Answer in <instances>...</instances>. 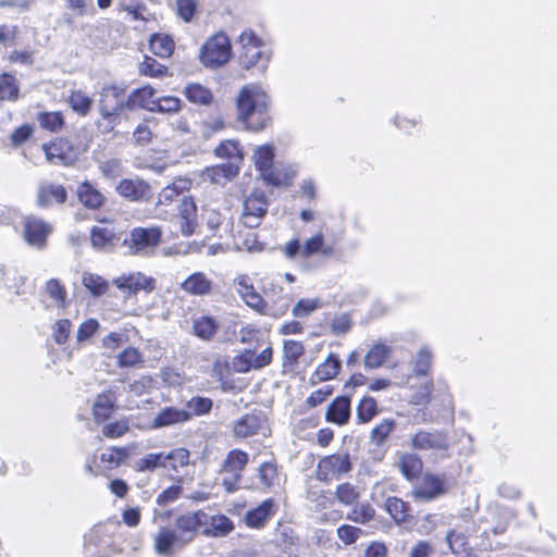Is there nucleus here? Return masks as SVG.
<instances>
[{
  "label": "nucleus",
  "instance_id": "ea45409f",
  "mask_svg": "<svg viewBox=\"0 0 557 557\" xmlns=\"http://www.w3.org/2000/svg\"><path fill=\"white\" fill-rule=\"evenodd\" d=\"M385 510L397 522L401 523L407 521L409 517V505L398 497H388L385 502Z\"/></svg>",
  "mask_w": 557,
  "mask_h": 557
},
{
  "label": "nucleus",
  "instance_id": "bb28decb",
  "mask_svg": "<svg viewBox=\"0 0 557 557\" xmlns=\"http://www.w3.org/2000/svg\"><path fill=\"white\" fill-rule=\"evenodd\" d=\"M90 240L95 249L109 251L116 245L119 238L112 228L94 226L90 231Z\"/></svg>",
  "mask_w": 557,
  "mask_h": 557
},
{
  "label": "nucleus",
  "instance_id": "6e6d98bb",
  "mask_svg": "<svg viewBox=\"0 0 557 557\" xmlns=\"http://www.w3.org/2000/svg\"><path fill=\"white\" fill-rule=\"evenodd\" d=\"M259 479L267 487L278 485L280 478L276 465L273 462H263L259 467Z\"/></svg>",
  "mask_w": 557,
  "mask_h": 557
},
{
  "label": "nucleus",
  "instance_id": "4be33fe9",
  "mask_svg": "<svg viewBox=\"0 0 557 557\" xmlns=\"http://www.w3.org/2000/svg\"><path fill=\"white\" fill-rule=\"evenodd\" d=\"M350 417V398L341 396L335 398L327 407L325 418L327 421L343 425Z\"/></svg>",
  "mask_w": 557,
  "mask_h": 557
},
{
  "label": "nucleus",
  "instance_id": "338daca9",
  "mask_svg": "<svg viewBox=\"0 0 557 557\" xmlns=\"http://www.w3.org/2000/svg\"><path fill=\"white\" fill-rule=\"evenodd\" d=\"M72 331V322L69 319H61L55 322L53 326V337L54 341L62 345L64 344Z\"/></svg>",
  "mask_w": 557,
  "mask_h": 557
},
{
  "label": "nucleus",
  "instance_id": "f8f14e48",
  "mask_svg": "<svg viewBox=\"0 0 557 557\" xmlns=\"http://www.w3.org/2000/svg\"><path fill=\"white\" fill-rule=\"evenodd\" d=\"M185 546L184 539L173 529L162 527L153 535V549L159 556L173 557Z\"/></svg>",
  "mask_w": 557,
  "mask_h": 557
},
{
  "label": "nucleus",
  "instance_id": "f3484780",
  "mask_svg": "<svg viewBox=\"0 0 557 557\" xmlns=\"http://www.w3.org/2000/svg\"><path fill=\"white\" fill-rule=\"evenodd\" d=\"M274 159V148L271 145H263L258 147L255 151L253 160L256 168L261 172L262 177L269 184L278 186L281 181L271 173V168Z\"/></svg>",
  "mask_w": 557,
  "mask_h": 557
},
{
  "label": "nucleus",
  "instance_id": "c9c22d12",
  "mask_svg": "<svg viewBox=\"0 0 557 557\" xmlns=\"http://www.w3.org/2000/svg\"><path fill=\"white\" fill-rule=\"evenodd\" d=\"M247 462L248 455L245 451L233 449L227 454V457L223 462V472L240 475Z\"/></svg>",
  "mask_w": 557,
  "mask_h": 557
},
{
  "label": "nucleus",
  "instance_id": "4d7b16f0",
  "mask_svg": "<svg viewBox=\"0 0 557 557\" xmlns=\"http://www.w3.org/2000/svg\"><path fill=\"white\" fill-rule=\"evenodd\" d=\"M18 97V87L15 78L10 74L0 76V98L7 100H16Z\"/></svg>",
  "mask_w": 557,
  "mask_h": 557
},
{
  "label": "nucleus",
  "instance_id": "e433bc0d",
  "mask_svg": "<svg viewBox=\"0 0 557 557\" xmlns=\"http://www.w3.org/2000/svg\"><path fill=\"white\" fill-rule=\"evenodd\" d=\"M127 448L123 447H109L100 456L103 468L111 470L120 467L128 457Z\"/></svg>",
  "mask_w": 557,
  "mask_h": 557
},
{
  "label": "nucleus",
  "instance_id": "a211bd4d",
  "mask_svg": "<svg viewBox=\"0 0 557 557\" xmlns=\"http://www.w3.org/2000/svg\"><path fill=\"white\" fill-rule=\"evenodd\" d=\"M276 505L272 498L263 500L259 506L248 510L244 517L249 528L259 529L275 513Z\"/></svg>",
  "mask_w": 557,
  "mask_h": 557
},
{
  "label": "nucleus",
  "instance_id": "a19ab883",
  "mask_svg": "<svg viewBox=\"0 0 557 557\" xmlns=\"http://www.w3.org/2000/svg\"><path fill=\"white\" fill-rule=\"evenodd\" d=\"M153 54L161 58H169L174 49V41L168 35L154 34L149 41Z\"/></svg>",
  "mask_w": 557,
  "mask_h": 557
},
{
  "label": "nucleus",
  "instance_id": "0eeeda50",
  "mask_svg": "<svg viewBox=\"0 0 557 557\" xmlns=\"http://www.w3.org/2000/svg\"><path fill=\"white\" fill-rule=\"evenodd\" d=\"M447 491L448 485L444 475L425 474L422 481L411 490L409 496L416 502L429 503Z\"/></svg>",
  "mask_w": 557,
  "mask_h": 557
},
{
  "label": "nucleus",
  "instance_id": "de8ad7c7",
  "mask_svg": "<svg viewBox=\"0 0 557 557\" xmlns=\"http://www.w3.org/2000/svg\"><path fill=\"white\" fill-rule=\"evenodd\" d=\"M82 283L94 296L103 295L109 287L108 282L98 274L94 273H84Z\"/></svg>",
  "mask_w": 557,
  "mask_h": 557
},
{
  "label": "nucleus",
  "instance_id": "f03ea898",
  "mask_svg": "<svg viewBox=\"0 0 557 557\" xmlns=\"http://www.w3.org/2000/svg\"><path fill=\"white\" fill-rule=\"evenodd\" d=\"M240 46L239 62L243 67L249 70L258 67L263 72L271 59V50L263 40L251 29H245L238 38Z\"/></svg>",
  "mask_w": 557,
  "mask_h": 557
},
{
  "label": "nucleus",
  "instance_id": "c85d7f7f",
  "mask_svg": "<svg viewBox=\"0 0 557 557\" xmlns=\"http://www.w3.org/2000/svg\"><path fill=\"white\" fill-rule=\"evenodd\" d=\"M203 527L202 533L213 537L225 536L234 530V523L225 515L208 516V523Z\"/></svg>",
  "mask_w": 557,
  "mask_h": 557
},
{
  "label": "nucleus",
  "instance_id": "4c0bfd02",
  "mask_svg": "<svg viewBox=\"0 0 557 557\" xmlns=\"http://www.w3.org/2000/svg\"><path fill=\"white\" fill-rule=\"evenodd\" d=\"M361 496L360 487L349 482L338 484L335 490L336 499L344 506L356 505Z\"/></svg>",
  "mask_w": 557,
  "mask_h": 557
},
{
  "label": "nucleus",
  "instance_id": "f257e3e1",
  "mask_svg": "<svg viewBox=\"0 0 557 557\" xmlns=\"http://www.w3.org/2000/svg\"><path fill=\"white\" fill-rule=\"evenodd\" d=\"M268 95L258 85L245 86L237 99L238 117L250 131L263 129L268 122Z\"/></svg>",
  "mask_w": 557,
  "mask_h": 557
},
{
  "label": "nucleus",
  "instance_id": "0e129e2a",
  "mask_svg": "<svg viewBox=\"0 0 557 557\" xmlns=\"http://www.w3.org/2000/svg\"><path fill=\"white\" fill-rule=\"evenodd\" d=\"M212 399L208 397L196 396L187 401V407L196 416L208 413L212 409Z\"/></svg>",
  "mask_w": 557,
  "mask_h": 557
},
{
  "label": "nucleus",
  "instance_id": "423d86ee",
  "mask_svg": "<svg viewBox=\"0 0 557 557\" xmlns=\"http://www.w3.org/2000/svg\"><path fill=\"white\" fill-rule=\"evenodd\" d=\"M351 468L352 465L347 453L325 456L318 463L317 479L321 482H329L348 473Z\"/></svg>",
  "mask_w": 557,
  "mask_h": 557
},
{
  "label": "nucleus",
  "instance_id": "49530a36",
  "mask_svg": "<svg viewBox=\"0 0 557 557\" xmlns=\"http://www.w3.org/2000/svg\"><path fill=\"white\" fill-rule=\"evenodd\" d=\"M38 123L41 128L50 132H59L64 125V119L61 112H40L38 114Z\"/></svg>",
  "mask_w": 557,
  "mask_h": 557
},
{
  "label": "nucleus",
  "instance_id": "2f4dec72",
  "mask_svg": "<svg viewBox=\"0 0 557 557\" xmlns=\"http://www.w3.org/2000/svg\"><path fill=\"white\" fill-rule=\"evenodd\" d=\"M239 166L234 161H226L221 164L208 168L206 175L215 184H221L222 181H230L238 174Z\"/></svg>",
  "mask_w": 557,
  "mask_h": 557
},
{
  "label": "nucleus",
  "instance_id": "680f3d73",
  "mask_svg": "<svg viewBox=\"0 0 557 557\" xmlns=\"http://www.w3.org/2000/svg\"><path fill=\"white\" fill-rule=\"evenodd\" d=\"M336 533L338 539L345 545H351L360 537L363 531L360 528L350 524H343L337 528Z\"/></svg>",
  "mask_w": 557,
  "mask_h": 557
},
{
  "label": "nucleus",
  "instance_id": "79ce46f5",
  "mask_svg": "<svg viewBox=\"0 0 557 557\" xmlns=\"http://www.w3.org/2000/svg\"><path fill=\"white\" fill-rule=\"evenodd\" d=\"M188 101L195 104L207 106L212 101L211 91L200 84H189L184 90Z\"/></svg>",
  "mask_w": 557,
  "mask_h": 557
},
{
  "label": "nucleus",
  "instance_id": "6ab92c4d",
  "mask_svg": "<svg viewBox=\"0 0 557 557\" xmlns=\"http://www.w3.org/2000/svg\"><path fill=\"white\" fill-rule=\"evenodd\" d=\"M213 282L203 272H195L181 283V288L194 296H206L212 290Z\"/></svg>",
  "mask_w": 557,
  "mask_h": 557
},
{
  "label": "nucleus",
  "instance_id": "9b49d317",
  "mask_svg": "<svg viewBox=\"0 0 557 557\" xmlns=\"http://www.w3.org/2000/svg\"><path fill=\"white\" fill-rule=\"evenodd\" d=\"M52 226L44 220L27 216L23 225V237L27 245L42 250L47 246V238L52 233Z\"/></svg>",
  "mask_w": 557,
  "mask_h": 557
},
{
  "label": "nucleus",
  "instance_id": "13d9d810",
  "mask_svg": "<svg viewBox=\"0 0 557 557\" xmlns=\"http://www.w3.org/2000/svg\"><path fill=\"white\" fill-rule=\"evenodd\" d=\"M164 454H148L136 461L137 471H153L158 467H165Z\"/></svg>",
  "mask_w": 557,
  "mask_h": 557
},
{
  "label": "nucleus",
  "instance_id": "c756f323",
  "mask_svg": "<svg viewBox=\"0 0 557 557\" xmlns=\"http://www.w3.org/2000/svg\"><path fill=\"white\" fill-rule=\"evenodd\" d=\"M341 369V361L334 354H330L329 357L322 362L314 373L311 375V384H317L323 381L335 377Z\"/></svg>",
  "mask_w": 557,
  "mask_h": 557
},
{
  "label": "nucleus",
  "instance_id": "dca6fc26",
  "mask_svg": "<svg viewBox=\"0 0 557 557\" xmlns=\"http://www.w3.org/2000/svg\"><path fill=\"white\" fill-rule=\"evenodd\" d=\"M116 193L129 201H145L151 197V188L144 180L124 178L116 186Z\"/></svg>",
  "mask_w": 557,
  "mask_h": 557
},
{
  "label": "nucleus",
  "instance_id": "603ef678",
  "mask_svg": "<svg viewBox=\"0 0 557 557\" xmlns=\"http://www.w3.org/2000/svg\"><path fill=\"white\" fill-rule=\"evenodd\" d=\"M69 103L73 111L86 115L91 108L92 99L82 90H74L69 98Z\"/></svg>",
  "mask_w": 557,
  "mask_h": 557
},
{
  "label": "nucleus",
  "instance_id": "a18cd8bd",
  "mask_svg": "<svg viewBox=\"0 0 557 557\" xmlns=\"http://www.w3.org/2000/svg\"><path fill=\"white\" fill-rule=\"evenodd\" d=\"M375 509L369 503H362L356 506L347 513V519L359 524H367L373 520Z\"/></svg>",
  "mask_w": 557,
  "mask_h": 557
},
{
  "label": "nucleus",
  "instance_id": "6e6552de",
  "mask_svg": "<svg viewBox=\"0 0 557 557\" xmlns=\"http://www.w3.org/2000/svg\"><path fill=\"white\" fill-rule=\"evenodd\" d=\"M268 199L263 191H252L243 203L242 222L249 228L260 225L268 212Z\"/></svg>",
  "mask_w": 557,
  "mask_h": 557
},
{
  "label": "nucleus",
  "instance_id": "bf43d9fd",
  "mask_svg": "<svg viewBox=\"0 0 557 557\" xmlns=\"http://www.w3.org/2000/svg\"><path fill=\"white\" fill-rule=\"evenodd\" d=\"M284 366H294L297 363L299 357L304 354V345L296 341L284 342Z\"/></svg>",
  "mask_w": 557,
  "mask_h": 557
},
{
  "label": "nucleus",
  "instance_id": "69168bd1",
  "mask_svg": "<svg viewBox=\"0 0 557 557\" xmlns=\"http://www.w3.org/2000/svg\"><path fill=\"white\" fill-rule=\"evenodd\" d=\"M100 171L106 178H116L123 174V164L120 159H110L100 164Z\"/></svg>",
  "mask_w": 557,
  "mask_h": 557
},
{
  "label": "nucleus",
  "instance_id": "37998d69",
  "mask_svg": "<svg viewBox=\"0 0 557 557\" xmlns=\"http://www.w3.org/2000/svg\"><path fill=\"white\" fill-rule=\"evenodd\" d=\"M379 412L377 403L373 397L364 396L357 406V419L359 423H368Z\"/></svg>",
  "mask_w": 557,
  "mask_h": 557
},
{
  "label": "nucleus",
  "instance_id": "a878e982",
  "mask_svg": "<svg viewBox=\"0 0 557 557\" xmlns=\"http://www.w3.org/2000/svg\"><path fill=\"white\" fill-rule=\"evenodd\" d=\"M313 255H322L323 257H331L334 255V247L325 245L324 235L318 232L310 238L306 239L302 245L301 257L308 259Z\"/></svg>",
  "mask_w": 557,
  "mask_h": 557
},
{
  "label": "nucleus",
  "instance_id": "3c124183",
  "mask_svg": "<svg viewBox=\"0 0 557 557\" xmlns=\"http://www.w3.org/2000/svg\"><path fill=\"white\" fill-rule=\"evenodd\" d=\"M323 307V301L320 298H304L300 299L293 308V314L296 318H307L312 312Z\"/></svg>",
  "mask_w": 557,
  "mask_h": 557
},
{
  "label": "nucleus",
  "instance_id": "9d476101",
  "mask_svg": "<svg viewBox=\"0 0 557 557\" xmlns=\"http://www.w3.org/2000/svg\"><path fill=\"white\" fill-rule=\"evenodd\" d=\"M272 357L273 350L271 347L264 348L259 354L253 350L246 349L233 358L232 368L238 373H246L250 370H259L270 364Z\"/></svg>",
  "mask_w": 557,
  "mask_h": 557
},
{
  "label": "nucleus",
  "instance_id": "7ed1b4c3",
  "mask_svg": "<svg viewBox=\"0 0 557 557\" xmlns=\"http://www.w3.org/2000/svg\"><path fill=\"white\" fill-rule=\"evenodd\" d=\"M231 54L232 46L228 37L225 33L219 32L202 45L199 58L205 66L215 69L227 63Z\"/></svg>",
  "mask_w": 557,
  "mask_h": 557
},
{
  "label": "nucleus",
  "instance_id": "72a5a7b5",
  "mask_svg": "<svg viewBox=\"0 0 557 557\" xmlns=\"http://www.w3.org/2000/svg\"><path fill=\"white\" fill-rule=\"evenodd\" d=\"M190 187V181L187 178L178 177L174 180L170 185L165 186L159 194L158 203L160 205H169L180 194L185 190H188Z\"/></svg>",
  "mask_w": 557,
  "mask_h": 557
},
{
  "label": "nucleus",
  "instance_id": "aec40b11",
  "mask_svg": "<svg viewBox=\"0 0 557 557\" xmlns=\"http://www.w3.org/2000/svg\"><path fill=\"white\" fill-rule=\"evenodd\" d=\"M191 418L190 412L175 407H165L161 409L152 420V426L156 429L166 428L183 423Z\"/></svg>",
  "mask_w": 557,
  "mask_h": 557
},
{
  "label": "nucleus",
  "instance_id": "b1692460",
  "mask_svg": "<svg viewBox=\"0 0 557 557\" xmlns=\"http://www.w3.org/2000/svg\"><path fill=\"white\" fill-rule=\"evenodd\" d=\"M264 419L260 414L249 413L238 419L233 428L234 436L246 438L259 432Z\"/></svg>",
  "mask_w": 557,
  "mask_h": 557
},
{
  "label": "nucleus",
  "instance_id": "4468645a",
  "mask_svg": "<svg viewBox=\"0 0 557 557\" xmlns=\"http://www.w3.org/2000/svg\"><path fill=\"white\" fill-rule=\"evenodd\" d=\"M207 523L208 515L202 510L181 515L175 520L177 534L184 539L186 545L196 537L199 530Z\"/></svg>",
  "mask_w": 557,
  "mask_h": 557
},
{
  "label": "nucleus",
  "instance_id": "5fc2aeb1",
  "mask_svg": "<svg viewBox=\"0 0 557 557\" xmlns=\"http://www.w3.org/2000/svg\"><path fill=\"white\" fill-rule=\"evenodd\" d=\"M214 152L218 157L227 158L228 161H240L243 159V153L240 151L239 145L235 140L222 141L215 148Z\"/></svg>",
  "mask_w": 557,
  "mask_h": 557
},
{
  "label": "nucleus",
  "instance_id": "2eb2a0df",
  "mask_svg": "<svg viewBox=\"0 0 557 557\" xmlns=\"http://www.w3.org/2000/svg\"><path fill=\"white\" fill-rule=\"evenodd\" d=\"M113 284L123 292L136 294L139 290L152 292L156 287V280L148 277L140 272L123 274L113 281Z\"/></svg>",
  "mask_w": 557,
  "mask_h": 557
},
{
  "label": "nucleus",
  "instance_id": "58836bf2",
  "mask_svg": "<svg viewBox=\"0 0 557 557\" xmlns=\"http://www.w3.org/2000/svg\"><path fill=\"white\" fill-rule=\"evenodd\" d=\"M398 467L406 479L413 480L422 471V461L414 454H405L400 457Z\"/></svg>",
  "mask_w": 557,
  "mask_h": 557
},
{
  "label": "nucleus",
  "instance_id": "39448f33",
  "mask_svg": "<svg viewBox=\"0 0 557 557\" xmlns=\"http://www.w3.org/2000/svg\"><path fill=\"white\" fill-rule=\"evenodd\" d=\"M127 97L125 88L117 85H107L100 91L99 112L102 119H113L126 109Z\"/></svg>",
  "mask_w": 557,
  "mask_h": 557
},
{
  "label": "nucleus",
  "instance_id": "7c9ffc66",
  "mask_svg": "<svg viewBox=\"0 0 557 557\" xmlns=\"http://www.w3.org/2000/svg\"><path fill=\"white\" fill-rule=\"evenodd\" d=\"M220 329L218 321L209 315L195 318L193 321V334L203 341H211Z\"/></svg>",
  "mask_w": 557,
  "mask_h": 557
},
{
  "label": "nucleus",
  "instance_id": "ddd939ff",
  "mask_svg": "<svg viewBox=\"0 0 557 557\" xmlns=\"http://www.w3.org/2000/svg\"><path fill=\"white\" fill-rule=\"evenodd\" d=\"M411 446L417 450L445 454L449 449V442L445 432L420 430L413 435Z\"/></svg>",
  "mask_w": 557,
  "mask_h": 557
},
{
  "label": "nucleus",
  "instance_id": "5701e85b",
  "mask_svg": "<svg viewBox=\"0 0 557 557\" xmlns=\"http://www.w3.org/2000/svg\"><path fill=\"white\" fill-rule=\"evenodd\" d=\"M76 195L78 201L91 210L99 209L106 201V197L88 181L79 184Z\"/></svg>",
  "mask_w": 557,
  "mask_h": 557
},
{
  "label": "nucleus",
  "instance_id": "f704fd0d",
  "mask_svg": "<svg viewBox=\"0 0 557 557\" xmlns=\"http://www.w3.org/2000/svg\"><path fill=\"white\" fill-rule=\"evenodd\" d=\"M392 352L389 346L377 343L372 346L364 357V367L367 369H376L383 366Z\"/></svg>",
  "mask_w": 557,
  "mask_h": 557
},
{
  "label": "nucleus",
  "instance_id": "c03bdc74",
  "mask_svg": "<svg viewBox=\"0 0 557 557\" xmlns=\"http://www.w3.org/2000/svg\"><path fill=\"white\" fill-rule=\"evenodd\" d=\"M115 398L111 392L100 394L94 405V416L97 420H106L109 418L111 410L114 408Z\"/></svg>",
  "mask_w": 557,
  "mask_h": 557
},
{
  "label": "nucleus",
  "instance_id": "1a4fd4ad",
  "mask_svg": "<svg viewBox=\"0 0 557 557\" xmlns=\"http://www.w3.org/2000/svg\"><path fill=\"white\" fill-rule=\"evenodd\" d=\"M42 150L47 161L53 165L70 166L73 165L78 158V153L73 144L64 138L44 144Z\"/></svg>",
  "mask_w": 557,
  "mask_h": 557
},
{
  "label": "nucleus",
  "instance_id": "412c9836",
  "mask_svg": "<svg viewBox=\"0 0 557 557\" xmlns=\"http://www.w3.org/2000/svg\"><path fill=\"white\" fill-rule=\"evenodd\" d=\"M178 223L185 236L194 233L196 227L197 208L193 198H184L178 208Z\"/></svg>",
  "mask_w": 557,
  "mask_h": 557
},
{
  "label": "nucleus",
  "instance_id": "473e14b6",
  "mask_svg": "<svg viewBox=\"0 0 557 557\" xmlns=\"http://www.w3.org/2000/svg\"><path fill=\"white\" fill-rule=\"evenodd\" d=\"M432 360L433 354L430 347L428 345L421 346L411 360V367L414 375H426L432 366Z\"/></svg>",
  "mask_w": 557,
  "mask_h": 557
},
{
  "label": "nucleus",
  "instance_id": "cd10ccee",
  "mask_svg": "<svg viewBox=\"0 0 557 557\" xmlns=\"http://www.w3.org/2000/svg\"><path fill=\"white\" fill-rule=\"evenodd\" d=\"M154 94L156 90L149 85L135 89L127 96L126 109L144 108L150 111V108L156 103Z\"/></svg>",
  "mask_w": 557,
  "mask_h": 557
},
{
  "label": "nucleus",
  "instance_id": "8fccbe9b",
  "mask_svg": "<svg viewBox=\"0 0 557 557\" xmlns=\"http://www.w3.org/2000/svg\"><path fill=\"white\" fill-rule=\"evenodd\" d=\"M182 108V101L177 97L164 96L156 99V103L150 108V112L158 113H177Z\"/></svg>",
  "mask_w": 557,
  "mask_h": 557
},
{
  "label": "nucleus",
  "instance_id": "052dcab7",
  "mask_svg": "<svg viewBox=\"0 0 557 557\" xmlns=\"http://www.w3.org/2000/svg\"><path fill=\"white\" fill-rule=\"evenodd\" d=\"M46 292L57 306L64 307L66 299L65 287L55 278H51L46 284Z\"/></svg>",
  "mask_w": 557,
  "mask_h": 557
},
{
  "label": "nucleus",
  "instance_id": "393cba45",
  "mask_svg": "<svg viewBox=\"0 0 557 557\" xmlns=\"http://www.w3.org/2000/svg\"><path fill=\"white\" fill-rule=\"evenodd\" d=\"M67 198V191L63 185L46 184L41 185L37 191V203L40 207H49L53 201L64 203Z\"/></svg>",
  "mask_w": 557,
  "mask_h": 557
},
{
  "label": "nucleus",
  "instance_id": "09e8293b",
  "mask_svg": "<svg viewBox=\"0 0 557 557\" xmlns=\"http://www.w3.org/2000/svg\"><path fill=\"white\" fill-rule=\"evenodd\" d=\"M395 426L396 422L393 419H384L372 429L370 434L371 442L376 446L382 445L394 431Z\"/></svg>",
  "mask_w": 557,
  "mask_h": 557
},
{
  "label": "nucleus",
  "instance_id": "864d4df0",
  "mask_svg": "<svg viewBox=\"0 0 557 557\" xmlns=\"http://www.w3.org/2000/svg\"><path fill=\"white\" fill-rule=\"evenodd\" d=\"M116 358L121 368H136L144 362L141 354L134 347L125 348Z\"/></svg>",
  "mask_w": 557,
  "mask_h": 557
},
{
  "label": "nucleus",
  "instance_id": "20e7f679",
  "mask_svg": "<svg viewBox=\"0 0 557 557\" xmlns=\"http://www.w3.org/2000/svg\"><path fill=\"white\" fill-rule=\"evenodd\" d=\"M161 238L160 227H135L124 239V245L133 255L148 256L158 247Z\"/></svg>",
  "mask_w": 557,
  "mask_h": 557
},
{
  "label": "nucleus",
  "instance_id": "e2e57ef3",
  "mask_svg": "<svg viewBox=\"0 0 557 557\" xmlns=\"http://www.w3.org/2000/svg\"><path fill=\"white\" fill-rule=\"evenodd\" d=\"M169 460L173 470L189 463V451L185 448H176L164 455V462Z\"/></svg>",
  "mask_w": 557,
  "mask_h": 557
},
{
  "label": "nucleus",
  "instance_id": "774afa93",
  "mask_svg": "<svg viewBox=\"0 0 557 557\" xmlns=\"http://www.w3.org/2000/svg\"><path fill=\"white\" fill-rule=\"evenodd\" d=\"M166 70V66L160 64L152 58H146L139 67L141 74L153 77L162 76Z\"/></svg>",
  "mask_w": 557,
  "mask_h": 557
}]
</instances>
